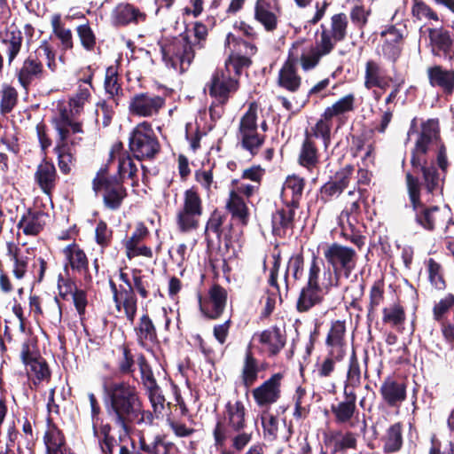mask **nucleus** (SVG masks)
Masks as SVG:
<instances>
[{
  "instance_id": "f257e3e1",
  "label": "nucleus",
  "mask_w": 454,
  "mask_h": 454,
  "mask_svg": "<svg viewBox=\"0 0 454 454\" xmlns=\"http://www.w3.org/2000/svg\"><path fill=\"white\" fill-rule=\"evenodd\" d=\"M106 411L115 425L129 433L135 424L144 422V405L140 392L129 381H112L104 385Z\"/></svg>"
},
{
  "instance_id": "f03ea898",
  "label": "nucleus",
  "mask_w": 454,
  "mask_h": 454,
  "mask_svg": "<svg viewBox=\"0 0 454 454\" xmlns=\"http://www.w3.org/2000/svg\"><path fill=\"white\" fill-rule=\"evenodd\" d=\"M324 261L313 253L309 270L306 284L301 288L295 309L299 313H308L313 308L320 306L325 300V295L334 286L328 280L327 283L320 285V274Z\"/></svg>"
},
{
  "instance_id": "7ed1b4c3",
  "label": "nucleus",
  "mask_w": 454,
  "mask_h": 454,
  "mask_svg": "<svg viewBox=\"0 0 454 454\" xmlns=\"http://www.w3.org/2000/svg\"><path fill=\"white\" fill-rule=\"evenodd\" d=\"M247 411L241 400L234 403L228 401L224 405L223 416L215 425L212 434L214 446L216 450L226 446V442L231 438V432H239L246 429Z\"/></svg>"
},
{
  "instance_id": "20e7f679",
  "label": "nucleus",
  "mask_w": 454,
  "mask_h": 454,
  "mask_svg": "<svg viewBox=\"0 0 454 454\" xmlns=\"http://www.w3.org/2000/svg\"><path fill=\"white\" fill-rule=\"evenodd\" d=\"M430 138L424 137L417 145H414L411 150V166L414 176L421 173L423 183L420 182L421 187L424 186L428 194H434L438 190H442L446 176L439 170L434 164H428L427 160V144Z\"/></svg>"
},
{
  "instance_id": "39448f33",
  "label": "nucleus",
  "mask_w": 454,
  "mask_h": 454,
  "mask_svg": "<svg viewBox=\"0 0 454 454\" xmlns=\"http://www.w3.org/2000/svg\"><path fill=\"white\" fill-rule=\"evenodd\" d=\"M405 184L411 207L414 212L415 223L427 231H434L441 208L438 206H427L422 202L420 180L411 171L405 172Z\"/></svg>"
},
{
  "instance_id": "423d86ee",
  "label": "nucleus",
  "mask_w": 454,
  "mask_h": 454,
  "mask_svg": "<svg viewBox=\"0 0 454 454\" xmlns=\"http://www.w3.org/2000/svg\"><path fill=\"white\" fill-rule=\"evenodd\" d=\"M162 60L167 67L180 74L186 72L192 65L196 50L192 45L190 35L184 32L179 37L166 38L159 43Z\"/></svg>"
},
{
  "instance_id": "0eeeda50",
  "label": "nucleus",
  "mask_w": 454,
  "mask_h": 454,
  "mask_svg": "<svg viewBox=\"0 0 454 454\" xmlns=\"http://www.w3.org/2000/svg\"><path fill=\"white\" fill-rule=\"evenodd\" d=\"M325 259L329 266L328 280L338 287L341 277L348 278L355 270L357 262V254L352 247L333 243L324 250Z\"/></svg>"
},
{
  "instance_id": "6e6552de",
  "label": "nucleus",
  "mask_w": 454,
  "mask_h": 454,
  "mask_svg": "<svg viewBox=\"0 0 454 454\" xmlns=\"http://www.w3.org/2000/svg\"><path fill=\"white\" fill-rule=\"evenodd\" d=\"M129 150L139 161L156 158L160 152V144L151 122L144 121L133 128L129 137Z\"/></svg>"
},
{
  "instance_id": "1a4fd4ad",
  "label": "nucleus",
  "mask_w": 454,
  "mask_h": 454,
  "mask_svg": "<svg viewBox=\"0 0 454 454\" xmlns=\"http://www.w3.org/2000/svg\"><path fill=\"white\" fill-rule=\"evenodd\" d=\"M203 200L196 186L184 192L183 202L176 215V223L181 232L197 230L203 215Z\"/></svg>"
},
{
  "instance_id": "9d476101",
  "label": "nucleus",
  "mask_w": 454,
  "mask_h": 454,
  "mask_svg": "<svg viewBox=\"0 0 454 454\" xmlns=\"http://www.w3.org/2000/svg\"><path fill=\"white\" fill-rule=\"evenodd\" d=\"M424 137L430 138V141L427 144V155L430 151V146L432 145H436L435 166L442 175L446 176L450 163L448 160L447 146L441 137V128L438 118H430L421 122L420 131L418 132V137L414 145H417L419 141L424 139Z\"/></svg>"
},
{
  "instance_id": "9b49d317",
  "label": "nucleus",
  "mask_w": 454,
  "mask_h": 454,
  "mask_svg": "<svg viewBox=\"0 0 454 454\" xmlns=\"http://www.w3.org/2000/svg\"><path fill=\"white\" fill-rule=\"evenodd\" d=\"M227 215L218 208H215L209 215L204 230V237L207 248H213L216 244L219 247L224 242L228 249L231 243L232 223L224 225Z\"/></svg>"
},
{
  "instance_id": "f8f14e48",
  "label": "nucleus",
  "mask_w": 454,
  "mask_h": 454,
  "mask_svg": "<svg viewBox=\"0 0 454 454\" xmlns=\"http://www.w3.org/2000/svg\"><path fill=\"white\" fill-rule=\"evenodd\" d=\"M433 318L440 325L444 340L454 346V294L448 293L432 308Z\"/></svg>"
},
{
  "instance_id": "ddd939ff",
  "label": "nucleus",
  "mask_w": 454,
  "mask_h": 454,
  "mask_svg": "<svg viewBox=\"0 0 454 454\" xmlns=\"http://www.w3.org/2000/svg\"><path fill=\"white\" fill-rule=\"evenodd\" d=\"M206 88L208 94L214 99H220L222 102H229L231 95L239 88V82L237 77H232V74H229L223 67L216 68L212 74L209 82H207Z\"/></svg>"
},
{
  "instance_id": "4468645a",
  "label": "nucleus",
  "mask_w": 454,
  "mask_h": 454,
  "mask_svg": "<svg viewBox=\"0 0 454 454\" xmlns=\"http://www.w3.org/2000/svg\"><path fill=\"white\" fill-rule=\"evenodd\" d=\"M165 106V98L150 92L135 93L129 103V113L132 116L150 118L160 114Z\"/></svg>"
},
{
  "instance_id": "2eb2a0df",
  "label": "nucleus",
  "mask_w": 454,
  "mask_h": 454,
  "mask_svg": "<svg viewBox=\"0 0 454 454\" xmlns=\"http://www.w3.org/2000/svg\"><path fill=\"white\" fill-rule=\"evenodd\" d=\"M427 32L431 54L452 63L454 61V34L442 26L427 27Z\"/></svg>"
},
{
  "instance_id": "dca6fc26",
  "label": "nucleus",
  "mask_w": 454,
  "mask_h": 454,
  "mask_svg": "<svg viewBox=\"0 0 454 454\" xmlns=\"http://www.w3.org/2000/svg\"><path fill=\"white\" fill-rule=\"evenodd\" d=\"M284 374L276 372L252 390L254 403L259 408L269 409L281 397Z\"/></svg>"
},
{
  "instance_id": "f3484780",
  "label": "nucleus",
  "mask_w": 454,
  "mask_h": 454,
  "mask_svg": "<svg viewBox=\"0 0 454 454\" xmlns=\"http://www.w3.org/2000/svg\"><path fill=\"white\" fill-rule=\"evenodd\" d=\"M357 434L350 430L331 429L323 433L324 448L330 454H344L348 450H356Z\"/></svg>"
},
{
  "instance_id": "a211bd4d",
  "label": "nucleus",
  "mask_w": 454,
  "mask_h": 454,
  "mask_svg": "<svg viewBox=\"0 0 454 454\" xmlns=\"http://www.w3.org/2000/svg\"><path fill=\"white\" fill-rule=\"evenodd\" d=\"M150 237V231L143 222H138L131 235L123 240L126 256L132 259L137 256L153 258V254L150 247L142 243Z\"/></svg>"
},
{
  "instance_id": "6ab92c4d",
  "label": "nucleus",
  "mask_w": 454,
  "mask_h": 454,
  "mask_svg": "<svg viewBox=\"0 0 454 454\" xmlns=\"http://www.w3.org/2000/svg\"><path fill=\"white\" fill-rule=\"evenodd\" d=\"M63 254L67 261L64 266L67 275L70 268L74 272L82 276L85 284H91L92 276L89 270V260L83 249L74 241L63 249Z\"/></svg>"
},
{
  "instance_id": "aec40b11",
  "label": "nucleus",
  "mask_w": 454,
  "mask_h": 454,
  "mask_svg": "<svg viewBox=\"0 0 454 454\" xmlns=\"http://www.w3.org/2000/svg\"><path fill=\"white\" fill-rule=\"evenodd\" d=\"M43 62L41 60L40 46L28 54L24 59L22 67L18 71V81L24 89H27L34 81H41L45 77Z\"/></svg>"
},
{
  "instance_id": "412c9836",
  "label": "nucleus",
  "mask_w": 454,
  "mask_h": 454,
  "mask_svg": "<svg viewBox=\"0 0 454 454\" xmlns=\"http://www.w3.org/2000/svg\"><path fill=\"white\" fill-rule=\"evenodd\" d=\"M281 7L268 0H257L254 6V19L267 33H274L280 22Z\"/></svg>"
},
{
  "instance_id": "4be33fe9",
  "label": "nucleus",
  "mask_w": 454,
  "mask_h": 454,
  "mask_svg": "<svg viewBox=\"0 0 454 454\" xmlns=\"http://www.w3.org/2000/svg\"><path fill=\"white\" fill-rule=\"evenodd\" d=\"M383 403L389 408H398L407 399V384L392 376L384 379L379 390Z\"/></svg>"
},
{
  "instance_id": "5701e85b",
  "label": "nucleus",
  "mask_w": 454,
  "mask_h": 454,
  "mask_svg": "<svg viewBox=\"0 0 454 454\" xmlns=\"http://www.w3.org/2000/svg\"><path fill=\"white\" fill-rule=\"evenodd\" d=\"M98 184H103L99 186V193H102L105 207L112 211L119 210L128 197V191L122 178L119 176L109 183L105 181L104 183L98 182Z\"/></svg>"
},
{
  "instance_id": "b1692460",
  "label": "nucleus",
  "mask_w": 454,
  "mask_h": 454,
  "mask_svg": "<svg viewBox=\"0 0 454 454\" xmlns=\"http://www.w3.org/2000/svg\"><path fill=\"white\" fill-rule=\"evenodd\" d=\"M282 204V207L271 215L272 234L281 239L286 236L288 231H293L295 225V212L299 208L287 203Z\"/></svg>"
},
{
  "instance_id": "393cba45",
  "label": "nucleus",
  "mask_w": 454,
  "mask_h": 454,
  "mask_svg": "<svg viewBox=\"0 0 454 454\" xmlns=\"http://www.w3.org/2000/svg\"><path fill=\"white\" fill-rule=\"evenodd\" d=\"M380 36L384 39L381 45L383 57L395 64L401 57L403 44V33L394 25L388 26L385 30L380 32Z\"/></svg>"
},
{
  "instance_id": "a878e982",
  "label": "nucleus",
  "mask_w": 454,
  "mask_h": 454,
  "mask_svg": "<svg viewBox=\"0 0 454 454\" xmlns=\"http://www.w3.org/2000/svg\"><path fill=\"white\" fill-rule=\"evenodd\" d=\"M395 77L388 75L381 62L368 59L364 67V87L368 90L378 88L386 90Z\"/></svg>"
},
{
  "instance_id": "bb28decb",
  "label": "nucleus",
  "mask_w": 454,
  "mask_h": 454,
  "mask_svg": "<svg viewBox=\"0 0 454 454\" xmlns=\"http://www.w3.org/2000/svg\"><path fill=\"white\" fill-rule=\"evenodd\" d=\"M113 20L115 26H137L147 20V13L137 6L129 3H120L113 10Z\"/></svg>"
},
{
  "instance_id": "cd10ccee",
  "label": "nucleus",
  "mask_w": 454,
  "mask_h": 454,
  "mask_svg": "<svg viewBox=\"0 0 454 454\" xmlns=\"http://www.w3.org/2000/svg\"><path fill=\"white\" fill-rule=\"evenodd\" d=\"M356 97L353 93L347 94L339 98L331 106L325 108L323 114L333 122L336 123L337 128H340L348 121L349 114L355 111Z\"/></svg>"
},
{
  "instance_id": "c85d7f7f",
  "label": "nucleus",
  "mask_w": 454,
  "mask_h": 454,
  "mask_svg": "<svg viewBox=\"0 0 454 454\" xmlns=\"http://www.w3.org/2000/svg\"><path fill=\"white\" fill-rule=\"evenodd\" d=\"M356 400L355 391L343 389V400L331 405V412L336 424H348L356 415H358Z\"/></svg>"
},
{
  "instance_id": "c756f323",
  "label": "nucleus",
  "mask_w": 454,
  "mask_h": 454,
  "mask_svg": "<svg viewBox=\"0 0 454 454\" xmlns=\"http://www.w3.org/2000/svg\"><path fill=\"white\" fill-rule=\"evenodd\" d=\"M34 179L41 191L51 197L57 187L59 177L53 162L44 158L37 166Z\"/></svg>"
},
{
  "instance_id": "7c9ffc66",
  "label": "nucleus",
  "mask_w": 454,
  "mask_h": 454,
  "mask_svg": "<svg viewBox=\"0 0 454 454\" xmlns=\"http://www.w3.org/2000/svg\"><path fill=\"white\" fill-rule=\"evenodd\" d=\"M228 294L225 288L214 284L208 290V299L211 308L202 304L200 297V308L203 315L208 319H218L223 313L227 303Z\"/></svg>"
},
{
  "instance_id": "2f4dec72",
  "label": "nucleus",
  "mask_w": 454,
  "mask_h": 454,
  "mask_svg": "<svg viewBox=\"0 0 454 454\" xmlns=\"http://www.w3.org/2000/svg\"><path fill=\"white\" fill-rule=\"evenodd\" d=\"M49 218L47 212L30 207L22 215L17 226L26 236H37L43 231Z\"/></svg>"
},
{
  "instance_id": "473e14b6",
  "label": "nucleus",
  "mask_w": 454,
  "mask_h": 454,
  "mask_svg": "<svg viewBox=\"0 0 454 454\" xmlns=\"http://www.w3.org/2000/svg\"><path fill=\"white\" fill-rule=\"evenodd\" d=\"M346 322L344 320L332 321L330 329L325 339L327 351L331 352L333 357L346 356Z\"/></svg>"
},
{
  "instance_id": "72a5a7b5",
  "label": "nucleus",
  "mask_w": 454,
  "mask_h": 454,
  "mask_svg": "<svg viewBox=\"0 0 454 454\" xmlns=\"http://www.w3.org/2000/svg\"><path fill=\"white\" fill-rule=\"evenodd\" d=\"M429 84L439 88L446 95L454 92V68H444L442 65H434L427 69Z\"/></svg>"
},
{
  "instance_id": "f704fd0d",
  "label": "nucleus",
  "mask_w": 454,
  "mask_h": 454,
  "mask_svg": "<svg viewBox=\"0 0 454 454\" xmlns=\"http://www.w3.org/2000/svg\"><path fill=\"white\" fill-rule=\"evenodd\" d=\"M137 344L147 348L159 343L156 326L147 310L138 318L134 327Z\"/></svg>"
},
{
  "instance_id": "c9c22d12",
  "label": "nucleus",
  "mask_w": 454,
  "mask_h": 454,
  "mask_svg": "<svg viewBox=\"0 0 454 454\" xmlns=\"http://www.w3.org/2000/svg\"><path fill=\"white\" fill-rule=\"evenodd\" d=\"M348 17L344 12H340L331 17V28L328 29L325 25L321 24L320 40L326 38L332 44V50L335 48L336 43L342 42L348 33Z\"/></svg>"
},
{
  "instance_id": "e433bc0d",
  "label": "nucleus",
  "mask_w": 454,
  "mask_h": 454,
  "mask_svg": "<svg viewBox=\"0 0 454 454\" xmlns=\"http://www.w3.org/2000/svg\"><path fill=\"white\" fill-rule=\"evenodd\" d=\"M259 360L254 356L251 345H248L242 364L239 380L240 385L249 390L259 379V373L262 371Z\"/></svg>"
},
{
  "instance_id": "4c0bfd02",
  "label": "nucleus",
  "mask_w": 454,
  "mask_h": 454,
  "mask_svg": "<svg viewBox=\"0 0 454 454\" xmlns=\"http://www.w3.org/2000/svg\"><path fill=\"white\" fill-rule=\"evenodd\" d=\"M93 436L97 439L101 454H114V449L121 442V435L119 439L113 434V427L108 422L92 425Z\"/></svg>"
},
{
  "instance_id": "58836bf2",
  "label": "nucleus",
  "mask_w": 454,
  "mask_h": 454,
  "mask_svg": "<svg viewBox=\"0 0 454 454\" xmlns=\"http://www.w3.org/2000/svg\"><path fill=\"white\" fill-rule=\"evenodd\" d=\"M260 344L265 347L269 357L277 356L286 344V336L277 325L256 333Z\"/></svg>"
},
{
  "instance_id": "ea45409f",
  "label": "nucleus",
  "mask_w": 454,
  "mask_h": 454,
  "mask_svg": "<svg viewBox=\"0 0 454 454\" xmlns=\"http://www.w3.org/2000/svg\"><path fill=\"white\" fill-rule=\"evenodd\" d=\"M115 309L118 312H123L126 319L133 324L137 312V297L133 287H123L121 289L117 296L113 299Z\"/></svg>"
},
{
  "instance_id": "a19ab883",
  "label": "nucleus",
  "mask_w": 454,
  "mask_h": 454,
  "mask_svg": "<svg viewBox=\"0 0 454 454\" xmlns=\"http://www.w3.org/2000/svg\"><path fill=\"white\" fill-rule=\"evenodd\" d=\"M25 253L16 244L7 242L6 256L12 262V273L18 279H21L25 276L28 262L35 257L33 248H27Z\"/></svg>"
},
{
  "instance_id": "79ce46f5",
  "label": "nucleus",
  "mask_w": 454,
  "mask_h": 454,
  "mask_svg": "<svg viewBox=\"0 0 454 454\" xmlns=\"http://www.w3.org/2000/svg\"><path fill=\"white\" fill-rule=\"evenodd\" d=\"M249 50L248 48L233 50L226 59L223 67L229 74L233 73L232 77H237L239 82L243 71L253 65L252 57L255 54H250L247 51Z\"/></svg>"
},
{
  "instance_id": "37998d69",
  "label": "nucleus",
  "mask_w": 454,
  "mask_h": 454,
  "mask_svg": "<svg viewBox=\"0 0 454 454\" xmlns=\"http://www.w3.org/2000/svg\"><path fill=\"white\" fill-rule=\"evenodd\" d=\"M298 163L302 168H305L309 172L317 168L320 163V153L317 145L314 139L309 136V130L304 133V139L301 143L299 155Z\"/></svg>"
},
{
  "instance_id": "c03bdc74",
  "label": "nucleus",
  "mask_w": 454,
  "mask_h": 454,
  "mask_svg": "<svg viewBox=\"0 0 454 454\" xmlns=\"http://www.w3.org/2000/svg\"><path fill=\"white\" fill-rule=\"evenodd\" d=\"M306 180L296 175L288 176L284 183L282 203L300 207Z\"/></svg>"
},
{
  "instance_id": "a18cd8bd",
  "label": "nucleus",
  "mask_w": 454,
  "mask_h": 454,
  "mask_svg": "<svg viewBox=\"0 0 454 454\" xmlns=\"http://www.w3.org/2000/svg\"><path fill=\"white\" fill-rule=\"evenodd\" d=\"M332 51V44L324 36L323 41L319 39L315 45L310 46L308 53L301 52V68L304 71L314 69L319 64L321 59L329 55Z\"/></svg>"
},
{
  "instance_id": "49530a36",
  "label": "nucleus",
  "mask_w": 454,
  "mask_h": 454,
  "mask_svg": "<svg viewBox=\"0 0 454 454\" xmlns=\"http://www.w3.org/2000/svg\"><path fill=\"white\" fill-rule=\"evenodd\" d=\"M139 450L146 454H171L176 450L174 442L166 441V436L157 434L152 442H147L144 435L138 439Z\"/></svg>"
},
{
  "instance_id": "de8ad7c7",
  "label": "nucleus",
  "mask_w": 454,
  "mask_h": 454,
  "mask_svg": "<svg viewBox=\"0 0 454 454\" xmlns=\"http://www.w3.org/2000/svg\"><path fill=\"white\" fill-rule=\"evenodd\" d=\"M277 84L288 92H297L301 86V76L298 74L297 67L283 64L278 71Z\"/></svg>"
},
{
  "instance_id": "09e8293b",
  "label": "nucleus",
  "mask_w": 454,
  "mask_h": 454,
  "mask_svg": "<svg viewBox=\"0 0 454 454\" xmlns=\"http://www.w3.org/2000/svg\"><path fill=\"white\" fill-rule=\"evenodd\" d=\"M104 89L108 99L113 101L115 107L119 106V100L123 96L121 84L119 82L118 66H109L106 70Z\"/></svg>"
},
{
  "instance_id": "8fccbe9b",
  "label": "nucleus",
  "mask_w": 454,
  "mask_h": 454,
  "mask_svg": "<svg viewBox=\"0 0 454 454\" xmlns=\"http://www.w3.org/2000/svg\"><path fill=\"white\" fill-rule=\"evenodd\" d=\"M119 355L116 359L117 370L121 375L134 377L137 364V356L133 354L130 345L127 342L117 347ZM137 380L136 378H133Z\"/></svg>"
},
{
  "instance_id": "3c124183",
  "label": "nucleus",
  "mask_w": 454,
  "mask_h": 454,
  "mask_svg": "<svg viewBox=\"0 0 454 454\" xmlns=\"http://www.w3.org/2000/svg\"><path fill=\"white\" fill-rule=\"evenodd\" d=\"M22 42V32L14 24L6 28L4 37L2 38V43L5 46L9 65L12 64L20 53Z\"/></svg>"
},
{
  "instance_id": "603ef678",
  "label": "nucleus",
  "mask_w": 454,
  "mask_h": 454,
  "mask_svg": "<svg viewBox=\"0 0 454 454\" xmlns=\"http://www.w3.org/2000/svg\"><path fill=\"white\" fill-rule=\"evenodd\" d=\"M226 209L231 214L232 218L238 219L242 225L249 222V208L244 199L236 191L231 190L226 202Z\"/></svg>"
},
{
  "instance_id": "864d4df0",
  "label": "nucleus",
  "mask_w": 454,
  "mask_h": 454,
  "mask_svg": "<svg viewBox=\"0 0 454 454\" xmlns=\"http://www.w3.org/2000/svg\"><path fill=\"white\" fill-rule=\"evenodd\" d=\"M403 426L401 422L391 425L383 437V452L391 454L399 451L403 444Z\"/></svg>"
},
{
  "instance_id": "5fc2aeb1",
  "label": "nucleus",
  "mask_w": 454,
  "mask_h": 454,
  "mask_svg": "<svg viewBox=\"0 0 454 454\" xmlns=\"http://www.w3.org/2000/svg\"><path fill=\"white\" fill-rule=\"evenodd\" d=\"M362 371L359 360L356 351L353 349L348 359V364L346 374V380L344 381L343 389L348 391H355L356 388L361 386Z\"/></svg>"
},
{
  "instance_id": "6e6d98bb",
  "label": "nucleus",
  "mask_w": 454,
  "mask_h": 454,
  "mask_svg": "<svg viewBox=\"0 0 454 454\" xmlns=\"http://www.w3.org/2000/svg\"><path fill=\"white\" fill-rule=\"evenodd\" d=\"M237 137L241 147L255 156L265 142L266 136L260 134L258 130L237 133Z\"/></svg>"
},
{
  "instance_id": "4d7b16f0",
  "label": "nucleus",
  "mask_w": 454,
  "mask_h": 454,
  "mask_svg": "<svg viewBox=\"0 0 454 454\" xmlns=\"http://www.w3.org/2000/svg\"><path fill=\"white\" fill-rule=\"evenodd\" d=\"M132 286L134 292L137 293L142 299H147L150 296V290L155 287V281L153 277L142 274L141 270L133 269Z\"/></svg>"
},
{
  "instance_id": "13d9d810",
  "label": "nucleus",
  "mask_w": 454,
  "mask_h": 454,
  "mask_svg": "<svg viewBox=\"0 0 454 454\" xmlns=\"http://www.w3.org/2000/svg\"><path fill=\"white\" fill-rule=\"evenodd\" d=\"M425 264L427 270L428 281L432 286L438 291L445 290L447 282L441 263L437 262L434 258H429L425 262Z\"/></svg>"
},
{
  "instance_id": "bf43d9fd",
  "label": "nucleus",
  "mask_w": 454,
  "mask_h": 454,
  "mask_svg": "<svg viewBox=\"0 0 454 454\" xmlns=\"http://www.w3.org/2000/svg\"><path fill=\"white\" fill-rule=\"evenodd\" d=\"M411 14L414 20H423L440 21V17L435 10L424 0H412Z\"/></svg>"
},
{
  "instance_id": "052dcab7",
  "label": "nucleus",
  "mask_w": 454,
  "mask_h": 454,
  "mask_svg": "<svg viewBox=\"0 0 454 454\" xmlns=\"http://www.w3.org/2000/svg\"><path fill=\"white\" fill-rule=\"evenodd\" d=\"M52 31L55 36L60 41L61 49L69 51L74 48V40L72 31L67 28L61 22L59 15L53 16L51 20Z\"/></svg>"
},
{
  "instance_id": "680f3d73",
  "label": "nucleus",
  "mask_w": 454,
  "mask_h": 454,
  "mask_svg": "<svg viewBox=\"0 0 454 454\" xmlns=\"http://www.w3.org/2000/svg\"><path fill=\"white\" fill-rule=\"evenodd\" d=\"M72 146H55L53 149L58 157L59 168L64 175H68L76 162L75 152L73 151Z\"/></svg>"
},
{
  "instance_id": "e2e57ef3",
  "label": "nucleus",
  "mask_w": 454,
  "mask_h": 454,
  "mask_svg": "<svg viewBox=\"0 0 454 454\" xmlns=\"http://www.w3.org/2000/svg\"><path fill=\"white\" fill-rule=\"evenodd\" d=\"M333 123L322 113L316 124L309 131V136L313 138H321L327 146L331 142V133Z\"/></svg>"
},
{
  "instance_id": "0e129e2a",
  "label": "nucleus",
  "mask_w": 454,
  "mask_h": 454,
  "mask_svg": "<svg viewBox=\"0 0 454 454\" xmlns=\"http://www.w3.org/2000/svg\"><path fill=\"white\" fill-rule=\"evenodd\" d=\"M384 281L377 280L373 283L370 290V301L367 311V320L372 322L376 317L378 306L384 301Z\"/></svg>"
},
{
  "instance_id": "69168bd1",
  "label": "nucleus",
  "mask_w": 454,
  "mask_h": 454,
  "mask_svg": "<svg viewBox=\"0 0 454 454\" xmlns=\"http://www.w3.org/2000/svg\"><path fill=\"white\" fill-rule=\"evenodd\" d=\"M137 364L140 372V382L144 389L158 384L153 367L143 353L137 356Z\"/></svg>"
},
{
  "instance_id": "338daca9",
  "label": "nucleus",
  "mask_w": 454,
  "mask_h": 454,
  "mask_svg": "<svg viewBox=\"0 0 454 454\" xmlns=\"http://www.w3.org/2000/svg\"><path fill=\"white\" fill-rule=\"evenodd\" d=\"M382 321L384 324H389L393 327L403 325L406 320L404 308L400 303H394L390 307L382 309Z\"/></svg>"
},
{
  "instance_id": "774afa93",
  "label": "nucleus",
  "mask_w": 454,
  "mask_h": 454,
  "mask_svg": "<svg viewBox=\"0 0 454 454\" xmlns=\"http://www.w3.org/2000/svg\"><path fill=\"white\" fill-rule=\"evenodd\" d=\"M156 419L163 416L166 398L159 384L145 389Z\"/></svg>"
}]
</instances>
